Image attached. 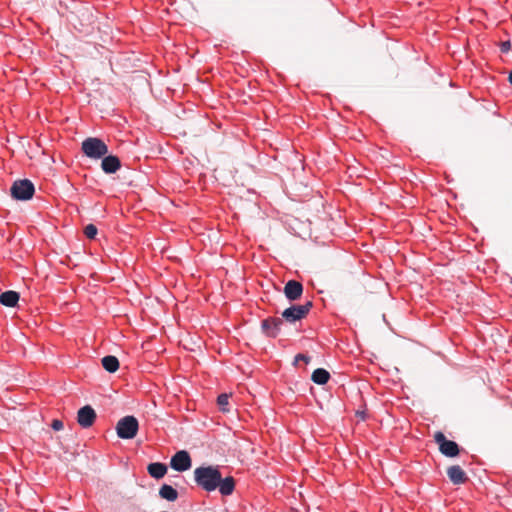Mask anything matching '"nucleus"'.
I'll list each match as a JSON object with an SVG mask.
<instances>
[{"label": "nucleus", "mask_w": 512, "mask_h": 512, "mask_svg": "<svg viewBox=\"0 0 512 512\" xmlns=\"http://www.w3.org/2000/svg\"><path fill=\"white\" fill-rule=\"evenodd\" d=\"M217 404L221 411L228 412V405H229V395L226 393H222L217 397Z\"/></svg>", "instance_id": "19"}, {"label": "nucleus", "mask_w": 512, "mask_h": 512, "mask_svg": "<svg viewBox=\"0 0 512 512\" xmlns=\"http://www.w3.org/2000/svg\"><path fill=\"white\" fill-rule=\"evenodd\" d=\"M103 368L109 373H114L119 369V360L113 355H107L101 360Z\"/></svg>", "instance_id": "18"}, {"label": "nucleus", "mask_w": 512, "mask_h": 512, "mask_svg": "<svg viewBox=\"0 0 512 512\" xmlns=\"http://www.w3.org/2000/svg\"><path fill=\"white\" fill-rule=\"evenodd\" d=\"M303 294V285L297 280H289L284 286V295L289 301L298 300Z\"/></svg>", "instance_id": "10"}, {"label": "nucleus", "mask_w": 512, "mask_h": 512, "mask_svg": "<svg viewBox=\"0 0 512 512\" xmlns=\"http://www.w3.org/2000/svg\"><path fill=\"white\" fill-rule=\"evenodd\" d=\"M20 295L18 292L8 290L0 295V303L6 307H15L19 301Z\"/></svg>", "instance_id": "15"}, {"label": "nucleus", "mask_w": 512, "mask_h": 512, "mask_svg": "<svg viewBox=\"0 0 512 512\" xmlns=\"http://www.w3.org/2000/svg\"><path fill=\"white\" fill-rule=\"evenodd\" d=\"M147 471L152 478L162 479L167 473V466L161 462H152L147 466Z\"/></svg>", "instance_id": "13"}, {"label": "nucleus", "mask_w": 512, "mask_h": 512, "mask_svg": "<svg viewBox=\"0 0 512 512\" xmlns=\"http://www.w3.org/2000/svg\"><path fill=\"white\" fill-rule=\"evenodd\" d=\"M447 476L454 485L464 484L468 480L465 471L459 465L450 466L447 469Z\"/></svg>", "instance_id": "11"}, {"label": "nucleus", "mask_w": 512, "mask_h": 512, "mask_svg": "<svg viewBox=\"0 0 512 512\" xmlns=\"http://www.w3.org/2000/svg\"><path fill=\"white\" fill-rule=\"evenodd\" d=\"M192 460L186 450L177 451L170 460V467L177 472H184L191 468Z\"/></svg>", "instance_id": "7"}, {"label": "nucleus", "mask_w": 512, "mask_h": 512, "mask_svg": "<svg viewBox=\"0 0 512 512\" xmlns=\"http://www.w3.org/2000/svg\"><path fill=\"white\" fill-rule=\"evenodd\" d=\"M83 153L91 159L103 158L108 153V146L97 137H88L82 142Z\"/></svg>", "instance_id": "2"}, {"label": "nucleus", "mask_w": 512, "mask_h": 512, "mask_svg": "<svg viewBox=\"0 0 512 512\" xmlns=\"http://www.w3.org/2000/svg\"><path fill=\"white\" fill-rule=\"evenodd\" d=\"M219 492L223 496H229L233 493L235 489V480L233 477L229 476L222 479V475L220 474L219 486L217 487Z\"/></svg>", "instance_id": "14"}, {"label": "nucleus", "mask_w": 512, "mask_h": 512, "mask_svg": "<svg viewBox=\"0 0 512 512\" xmlns=\"http://www.w3.org/2000/svg\"><path fill=\"white\" fill-rule=\"evenodd\" d=\"M139 423L132 415L121 418L116 425V432L121 439H133L138 432Z\"/></svg>", "instance_id": "3"}, {"label": "nucleus", "mask_w": 512, "mask_h": 512, "mask_svg": "<svg viewBox=\"0 0 512 512\" xmlns=\"http://www.w3.org/2000/svg\"><path fill=\"white\" fill-rule=\"evenodd\" d=\"M10 191L14 199L27 201L33 197L35 187L29 179H20L13 182Z\"/></svg>", "instance_id": "4"}, {"label": "nucleus", "mask_w": 512, "mask_h": 512, "mask_svg": "<svg viewBox=\"0 0 512 512\" xmlns=\"http://www.w3.org/2000/svg\"><path fill=\"white\" fill-rule=\"evenodd\" d=\"M312 306L313 303L311 301H307L303 305H292L282 312V319L289 323L300 321L308 315Z\"/></svg>", "instance_id": "5"}, {"label": "nucleus", "mask_w": 512, "mask_h": 512, "mask_svg": "<svg viewBox=\"0 0 512 512\" xmlns=\"http://www.w3.org/2000/svg\"><path fill=\"white\" fill-rule=\"evenodd\" d=\"M121 167L120 159L115 155L104 156L101 163V168L106 174H113Z\"/></svg>", "instance_id": "12"}, {"label": "nucleus", "mask_w": 512, "mask_h": 512, "mask_svg": "<svg viewBox=\"0 0 512 512\" xmlns=\"http://www.w3.org/2000/svg\"><path fill=\"white\" fill-rule=\"evenodd\" d=\"M357 415L364 420L365 419V412H357Z\"/></svg>", "instance_id": "24"}, {"label": "nucleus", "mask_w": 512, "mask_h": 512, "mask_svg": "<svg viewBox=\"0 0 512 512\" xmlns=\"http://www.w3.org/2000/svg\"><path fill=\"white\" fill-rule=\"evenodd\" d=\"M220 474L217 466H200L194 470V480L203 490L212 492L219 486Z\"/></svg>", "instance_id": "1"}, {"label": "nucleus", "mask_w": 512, "mask_h": 512, "mask_svg": "<svg viewBox=\"0 0 512 512\" xmlns=\"http://www.w3.org/2000/svg\"><path fill=\"white\" fill-rule=\"evenodd\" d=\"M63 426V422L59 419L53 420L51 424L52 429L55 431H60L61 429H63Z\"/></svg>", "instance_id": "21"}, {"label": "nucleus", "mask_w": 512, "mask_h": 512, "mask_svg": "<svg viewBox=\"0 0 512 512\" xmlns=\"http://www.w3.org/2000/svg\"><path fill=\"white\" fill-rule=\"evenodd\" d=\"M329 379H330V374L324 368L315 369L311 376V380L318 385L326 384L329 381Z\"/></svg>", "instance_id": "17"}, {"label": "nucleus", "mask_w": 512, "mask_h": 512, "mask_svg": "<svg viewBox=\"0 0 512 512\" xmlns=\"http://www.w3.org/2000/svg\"><path fill=\"white\" fill-rule=\"evenodd\" d=\"M435 442L439 445L440 452L446 457L458 456L460 449L459 445L452 440H448L442 432H437L434 435Z\"/></svg>", "instance_id": "6"}, {"label": "nucleus", "mask_w": 512, "mask_h": 512, "mask_svg": "<svg viewBox=\"0 0 512 512\" xmlns=\"http://www.w3.org/2000/svg\"><path fill=\"white\" fill-rule=\"evenodd\" d=\"M283 325V319L278 317H268L261 322L262 332L270 338H276Z\"/></svg>", "instance_id": "8"}, {"label": "nucleus", "mask_w": 512, "mask_h": 512, "mask_svg": "<svg viewBox=\"0 0 512 512\" xmlns=\"http://www.w3.org/2000/svg\"><path fill=\"white\" fill-rule=\"evenodd\" d=\"M97 227L94 224H88L84 228V234L88 239H94L97 235Z\"/></svg>", "instance_id": "20"}, {"label": "nucleus", "mask_w": 512, "mask_h": 512, "mask_svg": "<svg viewBox=\"0 0 512 512\" xmlns=\"http://www.w3.org/2000/svg\"><path fill=\"white\" fill-rule=\"evenodd\" d=\"M159 496L162 499L173 502L178 498L177 490L169 484H163L159 489Z\"/></svg>", "instance_id": "16"}, {"label": "nucleus", "mask_w": 512, "mask_h": 512, "mask_svg": "<svg viewBox=\"0 0 512 512\" xmlns=\"http://www.w3.org/2000/svg\"><path fill=\"white\" fill-rule=\"evenodd\" d=\"M508 79H509L510 84L512 85V70L509 73Z\"/></svg>", "instance_id": "25"}, {"label": "nucleus", "mask_w": 512, "mask_h": 512, "mask_svg": "<svg viewBox=\"0 0 512 512\" xmlns=\"http://www.w3.org/2000/svg\"><path fill=\"white\" fill-rule=\"evenodd\" d=\"M510 49H511L510 41H504L501 43V51L502 52H508Z\"/></svg>", "instance_id": "23"}, {"label": "nucleus", "mask_w": 512, "mask_h": 512, "mask_svg": "<svg viewBox=\"0 0 512 512\" xmlns=\"http://www.w3.org/2000/svg\"><path fill=\"white\" fill-rule=\"evenodd\" d=\"M96 419L95 410L90 406H83L78 410L77 422L82 428H89L93 425Z\"/></svg>", "instance_id": "9"}, {"label": "nucleus", "mask_w": 512, "mask_h": 512, "mask_svg": "<svg viewBox=\"0 0 512 512\" xmlns=\"http://www.w3.org/2000/svg\"><path fill=\"white\" fill-rule=\"evenodd\" d=\"M299 361H302V362H305V363H309L310 358L307 355L300 353V354H297L295 356V363H297Z\"/></svg>", "instance_id": "22"}]
</instances>
